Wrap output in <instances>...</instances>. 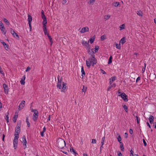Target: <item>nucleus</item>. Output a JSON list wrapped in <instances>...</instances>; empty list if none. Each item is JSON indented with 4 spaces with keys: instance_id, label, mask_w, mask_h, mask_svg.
Returning <instances> with one entry per match:
<instances>
[{
    "instance_id": "obj_1",
    "label": "nucleus",
    "mask_w": 156,
    "mask_h": 156,
    "mask_svg": "<svg viewBox=\"0 0 156 156\" xmlns=\"http://www.w3.org/2000/svg\"><path fill=\"white\" fill-rule=\"evenodd\" d=\"M57 142L58 147L59 148L62 149L66 146V144L65 141L62 138H59L57 141Z\"/></svg>"
},
{
    "instance_id": "obj_2",
    "label": "nucleus",
    "mask_w": 156,
    "mask_h": 156,
    "mask_svg": "<svg viewBox=\"0 0 156 156\" xmlns=\"http://www.w3.org/2000/svg\"><path fill=\"white\" fill-rule=\"evenodd\" d=\"M94 59H97L95 58V56L92 55L90 56L87 59L86 61V63L87 66L89 68L91 65V62H93Z\"/></svg>"
},
{
    "instance_id": "obj_3",
    "label": "nucleus",
    "mask_w": 156,
    "mask_h": 156,
    "mask_svg": "<svg viewBox=\"0 0 156 156\" xmlns=\"http://www.w3.org/2000/svg\"><path fill=\"white\" fill-rule=\"evenodd\" d=\"M60 76L58 75L57 77L58 79V83L57 84L56 86L59 89H61V86L62 83V78L61 77L60 79Z\"/></svg>"
},
{
    "instance_id": "obj_4",
    "label": "nucleus",
    "mask_w": 156,
    "mask_h": 156,
    "mask_svg": "<svg viewBox=\"0 0 156 156\" xmlns=\"http://www.w3.org/2000/svg\"><path fill=\"white\" fill-rule=\"evenodd\" d=\"M21 126V122L18 123L16 127L15 133H19L20 132V127Z\"/></svg>"
},
{
    "instance_id": "obj_5",
    "label": "nucleus",
    "mask_w": 156,
    "mask_h": 156,
    "mask_svg": "<svg viewBox=\"0 0 156 156\" xmlns=\"http://www.w3.org/2000/svg\"><path fill=\"white\" fill-rule=\"evenodd\" d=\"M118 96L121 97L125 102H127L128 101L127 96L124 93H122L121 94H119Z\"/></svg>"
},
{
    "instance_id": "obj_6",
    "label": "nucleus",
    "mask_w": 156,
    "mask_h": 156,
    "mask_svg": "<svg viewBox=\"0 0 156 156\" xmlns=\"http://www.w3.org/2000/svg\"><path fill=\"white\" fill-rule=\"evenodd\" d=\"M21 142L23 144V145L25 146L24 149L26 148L27 147L26 144H27V141L26 139V137L25 136L23 135V136Z\"/></svg>"
},
{
    "instance_id": "obj_7",
    "label": "nucleus",
    "mask_w": 156,
    "mask_h": 156,
    "mask_svg": "<svg viewBox=\"0 0 156 156\" xmlns=\"http://www.w3.org/2000/svg\"><path fill=\"white\" fill-rule=\"evenodd\" d=\"M25 104V101L23 100L20 104L19 106L18 109L19 110H20L23 109V107L24 106Z\"/></svg>"
},
{
    "instance_id": "obj_8",
    "label": "nucleus",
    "mask_w": 156,
    "mask_h": 156,
    "mask_svg": "<svg viewBox=\"0 0 156 156\" xmlns=\"http://www.w3.org/2000/svg\"><path fill=\"white\" fill-rule=\"evenodd\" d=\"M10 31L12 35L14 37H15V36H16V37H17V39L19 38V37L17 34L16 33L12 28H11L10 29Z\"/></svg>"
},
{
    "instance_id": "obj_9",
    "label": "nucleus",
    "mask_w": 156,
    "mask_h": 156,
    "mask_svg": "<svg viewBox=\"0 0 156 156\" xmlns=\"http://www.w3.org/2000/svg\"><path fill=\"white\" fill-rule=\"evenodd\" d=\"M38 117V112L36 113H34L33 115V119L34 122H36L37 120Z\"/></svg>"
},
{
    "instance_id": "obj_10",
    "label": "nucleus",
    "mask_w": 156,
    "mask_h": 156,
    "mask_svg": "<svg viewBox=\"0 0 156 156\" xmlns=\"http://www.w3.org/2000/svg\"><path fill=\"white\" fill-rule=\"evenodd\" d=\"M89 31V28L88 27H86L82 28L80 31L81 33H83L85 32H88Z\"/></svg>"
},
{
    "instance_id": "obj_11",
    "label": "nucleus",
    "mask_w": 156,
    "mask_h": 156,
    "mask_svg": "<svg viewBox=\"0 0 156 156\" xmlns=\"http://www.w3.org/2000/svg\"><path fill=\"white\" fill-rule=\"evenodd\" d=\"M66 83L64 82H62V87L61 91L62 92H65L66 88Z\"/></svg>"
},
{
    "instance_id": "obj_12",
    "label": "nucleus",
    "mask_w": 156,
    "mask_h": 156,
    "mask_svg": "<svg viewBox=\"0 0 156 156\" xmlns=\"http://www.w3.org/2000/svg\"><path fill=\"white\" fill-rule=\"evenodd\" d=\"M154 117L153 115H150V117L149 118V121L150 123V124H152L153 123L154 121Z\"/></svg>"
},
{
    "instance_id": "obj_13",
    "label": "nucleus",
    "mask_w": 156,
    "mask_h": 156,
    "mask_svg": "<svg viewBox=\"0 0 156 156\" xmlns=\"http://www.w3.org/2000/svg\"><path fill=\"white\" fill-rule=\"evenodd\" d=\"M25 75H24L22 77L20 81V83L21 84L23 85L25 83Z\"/></svg>"
},
{
    "instance_id": "obj_14",
    "label": "nucleus",
    "mask_w": 156,
    "mask_h": 156,
    "mask_svg": "<svg viewBox=\"0 0 156 156\" xmlns=\"http://www.w3.org/2000/svg\"><path fill=\"white\" fill-rule=\"evenodd\" d=\"M116 79V77L115 76H114L111 77L109 79L110 81L109 83L110 84H111L112 83V82L114 81Z\"/></svg>"
},
{
    "instance_id": "obj_15",
    "label": "nucleus",
    "mask_w": 156,
    "mask_h": 156,
    "mask_svg": "<svg viewBox=\"0 0 156 156\" xmlns=\"http://www.w3.org/2000/svg\"><path fill=\"white\" fill-rule=\"evenodd\" d=\"M95 35L94 36L90 38V39L88 40V42H90L91 44H92L94 42L95 39Z\"/></svg>"
},
{
    "instance_id": "obj_16",
    "label": "nucleus",
    "mask_w": 156,
    "mask_h": 156,
    "mask_svg": "<svg viewBox=\"0 0 156 156\" xmlns=\"http://www.w3.org/2000/svg\"><path fill=\"white\" fill-rule=\"evenodd\" d=\"M13 147L15 149H16L17 147L18 144V140H13Z\"/></svg>"
},
{
    "instance_id": "obj_17",
    "label": "nucleus",
    "mask_w": 156,
    "mask_h": 156,
    "mask_svg": "<svg viewBox=\"0 0 156 156\" xmlns=\"http://www.w3.org/2000/svg\"><path fill=\"white\" fill-rule=\"evenodd\" d=\"M126 38L125 37H123L119 41V43H121L122 44H123L125 43L126 42Z\"/></svg>"
},
{
    "instance_id": "obj_18",
    "label": "nucleus",
    "mask_w": 156,
    "mask_h": 156,
    "mask_svg": "<svg viewBox=\"0 0 156 156\" xmlns=\"http://www.w3.org/2000/svg\"><path fill=\"white\" fill-rule=\"evenodd\" d=\"M93 49H92V50H91L90 49L89 50H89H88V53L90 55V56H91L92 55H94V56H95V55H94V51H93Z\"/></svg>"
},
{
    "instance_id": "obj_19",
    "label": "nucleus",
    "mask_w": 156,
    "mask_h": 156,
    "mask_svg": "<svg viewBox=\"0 0 156 156\" xmlns=\"http://www.w3.org/2000/svg\"><path fill=\"white\" fill-rule=\"evenodd\" d=\"M28 19L27 20L28 22V23H31V22L32 21V16L29 14H28Z\"/></svg>"
},
{
    "instance_id": "obj_20",
    "label": "nucleus",
    "mask_w": 156,
    "mask_h": 156,
    "mask_svg": "<svg viewBox=\"0 0 156 156\" xmlns=\"http://www.w3.org/2000/svg\"><path fill=\"white\" fill-rule=\"evenodd\" d=\"M116 86V84L115 83H113L112 84H110V86L108 87L107 89V91H109L110 89H111L112 87H115Z\"/></svg>"
},
{
    "instance_id": "obj_21",
    "label": "nucleus",
    "mask_w": 156,
    "mask_h": 156,
    "mask_svg": "<svg viewBox=\"0 0 156 156\" xmlns=\"http://www.w3.org/2000/svg\"><path fill=\"white\" fill-rule=\"evenodd\" d=\"M81 73H82L81 76H82V78H83V76L85 75V72L84 71V69H83V66H82L81 69Z\"/></svg>"
},
{
    "instance_id": "obj_22",
    "label": "nucleus",
    "mask_w": 156,
    "mask_h": 156,
    "mask_svg": "<svg viewBox=\"0 0 156 156\" xmlns=\"http://www.w3.org/2000/svg\"><path fill=\"white\" fill-rule=\"evenodd\" d=\"M47 36H48L49 39L50 41V43H51V45L52 44V43H53L52 39V38L51 37V36H50L48 34H47Z\"/></svg>"
},
{
    "instance_id": "obj_23",
    "label": "nucleus",
    "mask_w": 156,
    "mask_h": 156,
    "mask_svg": "<svg viewBox=\"0 0 156 156\" xmlns=\"http://www.w3.org/2000/svg\"><path fill=\"white\" fill-rule=\"evenodd\" d=\"M26 122L27 123V126L28 127H30V122H29V121H28V116H26Z\"/></svg>"
},
{
    "instance_id": "obj_24",
    "label": "nucleus",
    "mask_w": 156,
    "mask_h": 156,
    "mask_svg": "<svg viewBox=\"0 0 156 156\" xmlns=\"http://www.w3.org/2000/svg\"><path fill=\"white\" fill-rule=\"evenodd\" d=\"M19 133L15 134H14V138L13 140H18L19 137Z\"/></svg>"
},
{
    "instance_id": "obj_25",
    "label": "nucleus",
    "mask_w": 156,
    "mask_h": 156,
    "mask_svg": "<svg viewBox=\"0 0 156 156\" xmlns=\"http://www.w3.org/2000/svg\"><path fill=\"white\" fill-rule=\"evenodd\" d=\"M117 134L118 135V137L117 138L118 141L120 144L122 143V142H121L122 139L120 136L119 135L118 133Z\"/></svg>"
},
{
    "instance_id": "obj_26",
    "label": "nucleus",
    "mask_w": 156,
    "mask_h": 156,
    "mask_svg": "<svg viewBox=\"0 0 156 156\" xmlns=\"http://www.w3.org/2000/svg\"><path fill=\"white\" fill-rule=\"evenodd\" d=\"M0 41L3 44L4 48L5 49L6 48H8V44H6L5 42H4L2 40H1Z\"/></svg>"
},
{
    "instance_id": "obj_27",
    "label": "nucleus",
    "mask_w": 156,
    "mask_h": 156,
    "mask_svg": "<svg viewBox=\"0 0 156 156\" xmlns=\"http://www.w3.org/2000/svg\"><path fill=\"white\" fill-rule=\"evenodd\" d=\"M137 14L141 16H143V12L141 10H139L137 11Z\"/></svg>"
},
{
    "instance_id": "obj_28",
    "label": "nucleus",
    "mask_w": 156,
    "mask_h": 156,
    "mask_svg": "<svg viewBox=\"0 0 156 156\" xmlns=\"http://www.w3.org/2000/svg\"><path fill=\"white\" fill-rule=\"evenodd\" d=\"M3 87L4 90V91L6 90H8V86L5 83L3 84Z\"/></svg>"
},
{
    "instance_id": "obj_29",
    "label": "nucleus",
    "mask_w": 156,
    "mask_h": 156,
    "mask_svg": "<svg viewBox=\"0 0 156 156\" xmlns=\"http://www.w3.org/2000/svg\"><path fill=\"white\" fill-rule=\"evenodd\" d=\"M115 43V47L116 48L118 49H121V46L120 44L119 43V44H118L116 43Z\"/></svg>"
},
{
    "instance_id": "obj_30",
    "label": "nucleus",
    "mask_w": 156,
    "mask_h": 156,
    "mask_svg": "<svg viewBox=\"0 0 156 156\" xmlns=\"http://www.w3.org/2000/svg\"><path fill=\"white\" fill-rule=\"evenodd\" d=\"M82 43L83 45H85L86 46H87V45L89 44V43L87 42V41H83L82 42Z\"/></svg>"
},
{
    "instance_id": "obj_31",
    "label": "nucleus",
    "mask_w": 156,
    "mask_h": 156,
    "mask_svg": "<svg viewBox=\"0 0 156 156\" xmlns=\"http://www.w3.org/2000/svg\"><path fill=\"white\" fill-rule=\"evenodd\" d=\"M97 63V59H94L93 60V62H91V65L93 66H94V64H96Z\"/></svg>"
},
{
    "instance_id": "obj_32",
    "label": "nucleus",
    "mask_w": 156,
    "mask_h": 156,
    "mask_svg": "<svg viewBox=\"0 0 156 156\" xmlns=\"http://www.w3.org/2000/svg\"><path fill=\"white\" fill-rule=\"evenodd\" d=\"M110 17V15H105L104 16V18L106 20H108Z\"/></svg>"
},
{
    "instance_id": "obj_33",
    "label": "nucleus",
    "mask_w": 156,
    "mask_h": 156,
    "mask_svg": "<svg viewBox=\"0 0 156 156\" xmlns=\"http://www.w3.org/2000/svg\"><path fill=\"white\" fill-rule=\"evenodd\" d=\"M3 20L4 22H5L6 23V25H9V24L10 23L7 19L5 18H4L3 19Z\"/></svg>"
},
{
    "instance_id": "obj_34",
    "label": "nucleus",
    "mask_w": 156,
    "mask_h": 156,
    "mask_svg": "<svg viewBox=\"0 0 156 156\" xmlns=\"http://www.w3.org/2000/svg\"><path fill=\"white\" fill-rule=\"evenodd\" d=\"M112 57L111 55L110 56V57H109V59H108V64H110L112 63Z\"/></svg>"
},
{
    "instance_id": "obj_35",
    "label": "nucleus",
    "mask_w": 156,
    "mask_h": 156,
    "mask_svg": "<svg viewBox=\"0 0 156 156\" xmlns=\"http://www.w3.org/2000/svg\"><path fill=\"white\" fill-rule=\"evenodd\" d=\"M123 108H124V109L125 111L126 112H128V108L126 105H122Z\"/></svg>"
},
{
    "instance_id": "obj_36",
    "label": "nucleus",
    "mask_w": 156,
    "mask_h": 156,
    "mask_svg": "<svg viewBox=\"0 0 156 156\" xmlns=\"http://www.w3.org/2000/svg\"><path fill=\"white\" fill-rule=\"evenodd\" d=\"M17 116H18L17 115L16 116V115H14V117H13V122L14 123H15L16 122V121L17 120Z\"/></svg>"
},
{
    "instance_id": "obj_37",
    "label": "nucleus",
    "mask_w": 156,
    "mask_h": 156,
    "mask_svg": "<svg viewBox=\"0 0 156 156\" xmlns=\"http://www.w3.org/2000/svg\"><path fill=\"white\" fill-rule=\"evenodd\" d=\"M120 144H121L120 146V147L121 149V150L122 151H124V148L123 144L122 143H121Z\"/></svg>"
},
{
    "instance_id": "obj_38",
    "label": "nucleus",
    "mask_w": 156,
    "mask_h": 156,
    "mask_svg": "<svg viewBox=\"0 0 156 156\" xmlns=\"http://www.w3.org/2000/svg\"><path fill=\"white\" fill-rule=\"evenodd\" d=\"M87 88V87H85L84 86H83V88L82 89V92H84V93L86 91Z\"/></svg>"
},
{
    "instance_id": "obj_39",
    "label": "nucleus",
    "mask_w": 156,
    "mask_h": 156,
    "mask_svg": "<svg viewBox=\"0 0 156 156\" xmlns=\"http://www.w3.org/2000/svg\"><path fill=\"white\" fill-rule=\"evenodd\" d=\"M9 114V113H7V115H6V117L5 118V119L6 120V122H9V117L8 116V115Z\"/></svg>"
},
{
    "instance_id": "obj_40",
    "label": "nucleus",
    "mask_w": 156,
    "mask_h": 156,
    "mask_svg": "<svg viewBox=\"0 0 156 156\" xmlns=\"http://www.w3.org/2000/svg\"><path fill=\"white\" fill-rule=\"evenodd\" d=\"M0 28H1L5 29V28L4 27L3 24L2 23V22L1 21H0Z\"/></svg>"
},
{
    "instance_id": "obj_41",
    "label": "nucleus",
    "mask_w": 156,
    "mask_h": 156,
    "mask_svg": "<svg viewBox=\"0 0 156 156\" xmlns=\"http://www.w3.org/2000/svg\"><path fill=\"white\" fill-rule=\"evenodd\" d=\"M43 20V26H44V25H46V24H47V19H44V20Z\"/></svg>"
},
{
    "instance_id": "obj_42",
    "label": "nucleus",
    "mask_w": 156,
    "mask_h": 156,
    "mask_svg": "<svg viewBox=\"0 0 156 156\" xmlns=\"http://www.w3.org/2000/svg\"><path fill=\"white\" fill-rule=\"evenodd\" d=\"M146 64L145 63H144V67L143 68L142 70V73H143L145 71V70L146 67Z\"/></svg>"
},
{
    "instance_id": "obj_43",
    "label": "nucleus",
    "mask_w": 156,
    "mask_h": 156,
    "mask_svg": "<svg viewBox=\"0 0 156 156\" xmlns=\"http://www.w3.org/2000/svg\"><path fill=\"white\" fill-rule=\"evenodd\" d=\"M133 115L134 116H135L136 117V120L137 121V124H139V120L138 119V117L137 116H135V115L134 114H133Z\"/></svg>"
},
{
    "instance_id": "obj_44",
    "label": "nucleus",
    "mask_w": 156,
    "mask_h": 156,
    "mask_svg": "<svg viewBox=\"0 0 156 156\" xmlns=\"http://www.w3.org/2000/svg\"><path fill=\"white\" fill-rule=\"evenodd\" d=\"M43 29L44 32H47L46 25L43 26Z\"/></svg>"
},
{
    "instance_id": "obj_45",
    "label": "nucleus",
    "mask_w": 156,
    "mask_h": 156,
    "mask_svg": "<svg viewBox=\"0 0 156 156\" xmlns=\"http://www.w3.org/2000/svg\"><path fill=\"white\" fill-rule=\"evenodd\" d=\"M70 151L71 152H73L75 154V155H76V154H77V153L76 152L75 150L73 148L70 149Z\"/></svg>"
},
{
    "instance_id": "obj_46",
    "label": "nucleus",
    "mask_w": 156,
    "mask_h": 156,
    "mask_svg": "<svg viewBox=\"0 0 156 156\" xmlns=\"http://www.w3.org/2000/svg\"><path fill=\"white\" fill-rule=\"evenodd\" d=\"M105 139V137L104 136L101 139V144H104V142Z\"/></svg>"
},
{
    "instance_id": "obj_47",
    "label": "nucleus",
    "mask_w": 156,
    "mask_h": 156,
    "mask_svg": "<svg viewBox=\"0 0 156 156\" xmlns=\"http://www.w3.org/2000/svg\"><path fill=\"white\" fill-rule=\"evenodd\" d=\"M125 26V25L124 24H123L120 26V30H123L125 29V27L124 26Z\"/></svg>"
},
{
    "instance_id": "obj_48",
    "label": "nucleus",
    "mask_w": 156,
    "mask_h": 156,
    "mask_svg": "<svg viewBox=\"0 0 156 156\" xmlns=\"http://www.w3.org/2000/svg\"><path fill=\"white\" fill-rule=\"evenodd\" d=\"M119 5V2H114V5L115 7L118 6Z\"/></svg>"
},
{
    "instance_id": "obj_49",
    "label": "nucleus",
    "mask_w": 156,
    "mask_h": 156,
    "mask_svg": "<svg viewBox=\"0 0 156 156\" xmlns=\"http://www.w3.org/2000/svg\"><path fill=\"white\" fill-rule=\"evenodd\" d=\"M130 156H133L134 154H133V151L132 150V149H131V150L130 151Z\"/></svg>"
},
{
    "instance_id": "obj_50",
    "label": "nucleus",
    "mask_w": 156,
    "mask_h": 156,
    "mask_svg": "<svg viewBox=\"0 0 156 156\" xmlns=\"http://www.w3.org/2000/svg\"><path fill=\"white\" fill-rule=\"evenodd\" d=\"M92 144H96V140L95 139H92Z\"/></svg>"
},
{
    "instance_id": "obj_51",
    "label": "nucleus",
    "mask_w": 156,
    "mask_h": 156,
    "mask_svg": "<svg viewBox=\"0 0 156 156\" xmlns=\"http://www.w3.org/2000/svg\"><path fill=\"white\" fill-rule=\"evenodd\" d=\"M38 112V111L36 109H32L31 112H34V113H36V112Z\"/></svg>"
},
{
    "instance_id": "obj_52",
    "label": "nucleus",
    "mask_w": 156,
    "mask_h": 156,
    "mask_svg": "<svg viewBox=\"0 0 156 156\" xmlns=\"http://www.w3.org/2000/svg\"><path fill=\"white\" fill-rule=\"evenodd\" d=\"M105 39L104 35L101 36V41H103Z\"/></svg>"
},
{
    "instance_id": "obj_53",
    "label": "nucleus",
    "mask_w": 156,
    "mask_h": 156,
    "mask_svg": "<svg viewBox=\"0 0 156 156\" xmlns=\"http://www.w3.org/2000/svg\"><path fill=\"white\" fill-rule=\"evenodd\" d=\"M117 153L118 156H122V154L121 153L120 151H118Z\"/></svg>"
},
{
    "instance_id": "obj_54",
    "label": "nucleus",
    "mask_w": 156,
    "mask_h": 156,
    "mask_svg": "<svg viewBox=\"0 0 156 156\" xmlns=\"http://www.w3.org/2000/svg\"><path fill=\"white\" fill-rule=\"evenodd\" d=\"M143 143H144V145L145 146H146V145H147V143L146 142V141H145V140L144 139H143Z\"/></svg>"
},
{
    "instance_id": "obj_55",
    "label": "nucleus",
    "mask_w": 156,
    "mask_h": 156,
    "mask_svg": "<svg viewBox=\"0 0 156 156\" xmlns=\"http://www.w3.org/2000/svg\"><path fill=\"white\" fill-rule=\"evenodd\" d=\"M140 76H138L136 79V83H137L138 81L140 80Z\"/></svg>"
},
{
    "instance_id": "obj_56",
    "label": "nucleus",
    "mask_w": 156,
    "mask_h": 156,
    "mask_svg": "<svg viewBox=\"0 0 156 156\" xmlns=\"http://www.w3.org/2000/svg\"><path fill=\"white\" fill-rule=\"evenodd\" d=\"M129 132L131 135L132 134H133V130L132 129H130L129 130Z\"/></svg>"
},
{
    "instance_id": "obj_57",
    "label": "nucleus",
    "mask_w": 156,
    "mask_h": 156,
    "mask_svg": "<svg viewBox=\"0 0 156 156\" xmlns=\"http://www.w3.org/2000/svg\"><path fill=\"white\" fill-rule=\"evenodd\" d=\"M29 25V28H30V31H31L32 30V27L31 25V23H28Z\"/></svg>"
},
{
    "instance_id": "obj_58",
    "label": "nucleus",
    "mask_w": 156,
    "mask_h": 156,
    "mask_svg": "<svg viewBox=\"0 0 156 156\" xmlns=\"http://www.w3.org/2000/svg\"><path fill=\"white\" fill-rule=\"evenodd\" d=\"M101 72L103 74H106V73L102 69H101Z\"/></svg>"
},
{
    "instance_id": "obj_59",
    "label": "nucleus",
    "mask_w": 156,
    "mask_h": 156,
    "mask_svg": "<svg viewBox=\"0 0 156 156\" xmlns=\"http://www.w3.org/2000/svg\"><path fill=\"white\" fill-rule=\"evenodd\" d=\"M41 17H42V19L43 20L46 19V16H45V15H42L41 16Z\"/></svg>"
},
{
    "instance_id": "obj_60",
    "label": "nucleus",
    "mask_w": 156,
    "mask_h": 156,
    "mask_svg": "<svg viewBox=\"0 0 156 156\" xmlns=\"http://www.w3.org/2000/svg\"><path fill=\"white\" fill-rule=\"evenodd\" d=\"M1 68H0V73L1 74H2L3 75H4V74L3 72V71L1 69Z\"/></svg>"
},
{
    "instance_id": "obj_61",
    "label": "nucleus",
    "mask_w": 156,
    "mask_h": 156,
    "mask_svg": "<svg viewBox=\"0 0 156 156\" xmlns=\"http://www.w3.org/2000/svg\"><path fill=\"white\" fill-rule=\"evenodd\" d=\"M99 49V47L98 46H95V49L97 51H98Z\"/></svg>"
},
{
    "instance_id": "obj_62",
    "label": "nucleus",
    "mask_w": 156,
    "mask_h": 156,
    "mask_svg": "<svg viewBox=\"0 0 156 156\" xmlns=\"http://www.w3.org/2000/svg\"><path fill=\"white\" fill-rule=\"evenodd\" d=\"M30 69V68L29 66H28L26 70L25 71L27 72Z\"/></svg>"
},
{
    "instance_id": "obj_63",
    "label": "nucleus",
    "mask_w": 156,
    "mask_h": 156,
    "mask_svg": "<svg viewBox=\"0 0 156 156\" xmlns=\"http://www.w3.org/2000/svg\"><path fill=\"white\" fill-rule=\"evenodd\" d=\"M66 2V0H63L62 1V4H65Z\"/></svg>"
},
{
    "instance_id": "obj_64",
    "label": "nucleus",
    "mask_w": 156,
    "mask_h": 156,
    "mask_svg": "<svg viewBox=\"0 0 156 156\" xmlns=\"http://www.w3.org/2000/svg\"><path fill=\"white\" fill-rule=\"evenodd\" d=\"M44 132H43V131H42L41 133V136H42V137L44 136Z\"/></svg>"
}]
</instances>
